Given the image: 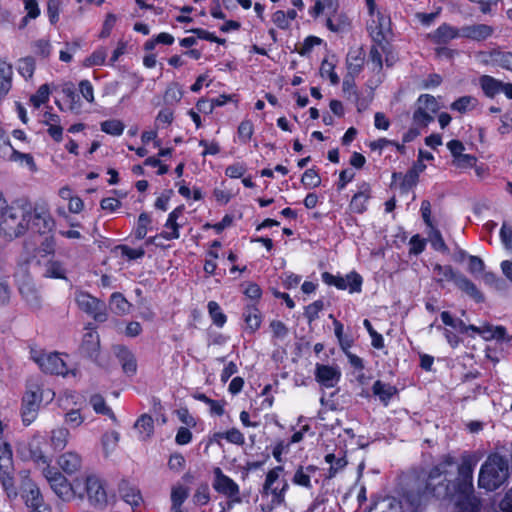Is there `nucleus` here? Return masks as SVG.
<instances>
[{
	"label": "nucleus",
	"mask_w": 512,
	"mask_h": 512,
	"mask_svg": "<svg viewBox=\"0 0 512 512\" xmlns=\"http://www.w3.org/2000/svg\"><path fill=\"white\" fill-rule=\"evenodd\" d=\"M107 58V51L104 47L96 49L89 57L85 59L87 67L101 66L105 64Z\"/></svg>",
	"instance_id": "603ef678"
},
{
	"label": "nucleus",
	"mask_w": 512,
	"mask_h": 512,
	"mask_svg": "<svg viewBox=\"0 0 512 512\" xmlns=\"http://www.w3.org/2000/svg\"><path fill=\"white\" fill-rule=\"evenodd\" d=\"M372 391L373 394L377 396L385 406L389 404L391 398L398 392L395 386L388 383H384L380 380L374 382L372 386Z\"/></svg>",
	"instance_id": "7c9ffc66"
},
{
	"label": "nucleus",
	"mask_w": 512,
	"mask_h": 512,
	"mask_svg": "<svg viewBox=\"0 0 512 512\" xmlns=\"http://www.w3.org/2000/svg\"><path fill=\"white\" fill-rule=\"evenodd\" d=\"M55 227V221L46 203L33 205L30 228L39 234H47Z\"/></svg>",
	"instance_id": "dca6fc26"
},
{
	"label": "nucleus",
	"mask_w": 512,
	"mask_h": 512,
	"mask_svg": "<svg viewBox=\"0 0 512 512\" xmlns=\"http://www.w3.org/2000/svg\"><path fill=\"white\" fill-rule=\"evenodd\" d=\"M40 385L30 384L22 400V420L28 426L37 417L39 405L42 402V396H39Z\"/></svg>",
	"instance_id": "f8f14e48"
},
{
	"label": "nucleus",
	"mask_w": 512,
	"mask_h": 512,
	"mask_svg": "<svg viewBox=\"0 0 512 512\" xmlns=\"http://www.w3.org/2000/svg\"><path fill=\"white\" fill-rule=\"evenodd\" d=\"M322 280L327 285H333L340 290L348 289L350 293H359L362 289L363 279L360 274L355 271L345 276L333 275L329 272L322 274Z\"/></svg>",
	"instance_id": "4468645a"
},
{
	"label": "nucleus",
	"mask_w": 512,
	"mask_h": 512,
	"mask_svg": "<svg viewBox=\"0 0 512 512\" xmlns=\"http://www.w3.org/2000/svg\"><path fill=\"white\" fill-rule=\"evenodd\" d=\"M69 436L70 432L67 428L58 427L53 429L50 436L51 446L55 450H63L68 443Z\"/></svg>",
	"instance_id": "ea45409f"
},
{
	"label": "nucleus",
	"mask_w": 512,
	"mask_h": 512,
	"mask_svg": "<svg viewBox=\"0 0 512 512\" xmlns=\"http://www.w3.org/2000/svg\"><path fill=\"white\" fill-rule=\"evenodd\" d=\"M334 68H335V66L333 63H331L327 60H324L321 64L320 71H321L322 76H325V75L328 76L332 85H337L340 82V78L337 75V73L334 71Z\"/></svg>",
	"instance_id": "69168bd1"
},
{
	"label": "nucleus",
	"mask_w": 512,
	"mask_h": 512,
	"mask_svg": "<svg viewBox=\"0 0 512 512\" xmlns=\"http://www.w3.org/2000/svg\"><path fill=\"white\" fill-rule=\"evenodd\" d=\"M492 59L499 67L512 71V52H495Z\"/></svg>",
	"instance_id": "13d9d810"
},
{
	"label": "nucleus",
	"mask_w": 512,
	"mask_h": 512,
	"mask_svg": "<svg viewBox=\"0 0 512 512\" xmlns=\"http://www.w3.org/2000/svg\"><path fill=\"white\" fill-rule=\"evenodd\" d=\"M341 378V371L338 366L316 364L315 379L326 388H333Z\"/></svg>",
	"instance_id": "f3484780"
},
{
	"label": "nucleus",
	"mask_w": 512,
	"mask_h": 512,
	"mask_svg": "<svg viewBox=\"0 0 512 512\" xmlns=\"http://www.w3.org/2000/svg\"><path fill=\"white\" fill-rule=\"evenodd\" d=\"M124 129V123L117 119L106 120L101 123V131L112 136L122 135Z\"/></svg>",
	"instance_id": "49530a36"
},
{
	"label": "nucleus",
	"mask_w": 512,
	"mask_h": 512,
	"mask_svg": "<svg viewBox=\"0 0 512 512\" xmlns=\"http://www.w3.org/2000/svg\"><path fill=\"white\" fill-rule=\"evenodd\" d=\"M19 292L32 309L41 308V296L39 290L29 277L20 282Z\"/></svg>",
	"instance_id": "aec40b11"
},
{
	"label": "nucleus",
	"mask_w": 512,
	"mask_h": 512,
	"mask_svg": "<svg viewBox=\"0 0 512 512\" xmlns=\"http://www.w3.org/2000/svg\"><path fill=\"white\" fill-rule=\"evenodd\" d=\"M458 37H461V28L457 29L448 24L440 25L432 34V39L437 44H446Z\"/></svg>",
	"instance_id": "c85d7f7f"
},
{
	"label": "nucleus",
	"mask_w": 512,
	"mask_h": 512,
	"mask_svg": "<svg viewBox=\"0 0 512 512\" xmlns=\"http://www.w3.org/2000/svg\"><path fill=\"white\" fill-rule=\"evenodd\" d=\"M44 267V277L66 279V269L61 261L51 258L45 263Z\"/></svg>",
	"instance_id": "f704fd0d"
},
{
	"label": "nucleus",
	"mask_w": 512,
	"mask_h": 512,
	"mask_svg": "<svg viewBox=\"0 0 512 512\" xmlns=\"http://www.w3.org/2000/svg\"><path fill=\"white\" fill-rule=\"evenodd\" d=\"M13 470L11 446L0 437V482L6 491L14 488Z\"/></svg>",
	"instance_id": "ddd939ff"
},
{
	"label": "nucleus",
	"mask_w": 512,
	"mask_h": 512,
	"mask_svg": "<svg viewBox=\"0 0 512 512\" xmlns=\"http://www.w3.org/2000/svg\"><path fill=\"white\" fill-rule=\"evenodd\" d=\"M429 229H430V231H429V238H430V242H431L432 247L435 250L447 252L448 251V247L445 244L444 239H443L440 231L438 229H436L434 226L429 227Z\"/></svg>",
	"instance_id": "6e6d98bb"
},
{
	"label": "nucleus",
	"mask_w": 512,
	"mask_h": 512,
	"mask_svg": "<svg viewBox=\"0 0 512 512\" xmlns=\"http://www.w3.org/2000/svg\"><path fill=\"white\" fill-rule=\"evenodd\" d=\"M216 436L227 440L229 443L239 446L245 443V437L243 433L237 428H231L225 432L216 434Z\"/></svg>",
	"instance_id": "8fccbe9b"
},
{
	"label": "nucleus",
	"mask_w": 512,
	"mask_h": 512,
	"mask_svg": "<svg viewBox=\"0 0 512 512\" xmlns=\"http://www.w3.org/2000/svg\"><path fill=\"white\" fill-rule=\"evenodd\" d=\"M30 357L44 373L62 376L68 374L66 364L58 353H46L37 349H31Z\"/></svg>",
	"instance_id": "6e6552de"
},
{
	"label": "nucleus",
	"mask_w": 512,
	"mask_h": 512,
	"mask_svg": "<svg viewBox=\"0 0 512 512\" xmlns=\"http://www.w3.org/2000/svg\"><path fill=\"white\" fill-rule=\"evenodd\" d=\"M81 484L84 486L89 504L96 509H103L108 504L104 481L96 475H87Z\"/></svg>",
	"instance_id": "1a4fd4ad"
},
{
	"label": "nucleus",
	"mask_w": 512,
	"mask_h": 512,
	"mask_svg": "<svg viewBox=\"0 0 512 512\" xmlns=\"http://www.w3.org/2000/svg\"><path fill=\"white\" fill-rule=\"evenodd\" d=\"M407 495L408 479L405 477V487L402 500H397L393 497H386L375 504L374 510L376 512H422L423 507L428 501H421L420 505L415 507L413 503L408 500Z\"/></svg>",
	"instance_id": "423d86ee"
},
{
	"label": "nucleus",
	"mask_w": 512,
	"mask_h": 512,
	"mask_svg": "<svg viewBox=\"0 0 512 512\" xmlns=\"http://www.w3.org/2000/svg\"><path fill=\"white\" fill-rule=\"evenodd\" d=\"M207 307L213 323L218 327H222L226 323L227 318L219 304L215 301H210Z\"/></svg>",
	"instance_id": "09e8293b"
},
{
	"label": "nucleus",
	"mask_w": 512,
	"mask_h": 512,
	"mask_svg": "<svg viewBox=\"0 0 512 512\" xmlns=\"http://www.w3.org/2000/svg\"><path fill=\"white\" fill-rule=\"evenodd\" d=\"M12 66L0 59V102L8 94L12 86Z\"/></svg>",
	"instance_id": "c756f323"
},
{
	"label": "nucleus",
	"mask_w": 512,
	"mask_h": 512,
	"mask_svg": "<svg viewBox=\"0 0 512 512\" xmlns=\"http://www.w3.org/2000/svg\"><path fill=\"white\" fill-rule=\"evenodd\" d=\"M134 427L138 430L140 438L145 440L149 438L154 431L153 418L148 414L141 415L135 422Z\"/></svg>",
	"instance_id": "58836bf2"
},
{
	"label": "nucleus",
	"mask_w": 512,
	"mask_h": 512,
	"mask_svg": "<svg viewBox=\"0 0 512 512\" xmlns=\"http://www.w3.org/2000/svg\"><path fill=\"white\" fill-rule=\"evenodd\" d=\"M214 480L212 486L215 491L229 498L228 508L232 509L234 504L241 503L239 485L223 471L216 467L213 470Z\"/></svg>",
	"instance_id": "9d476101"
},
{
	"label": "nucleus",
	"mask_w": 512,
	"mask_h": 512,
	"mask_svg": "<svg viewBox=\"0 0 512 512\" xmlns=\"http://www.w3.org/2000/svg\"><path fill=\"white\" fill-rule=\"evenodd\" d=\"M189 496V489L182 484H177L171 489V511L182 510L181 506Z\"/></svg>",
	"instance_id": "e433bc0d"
},
{
	"label": "nucleus",
	"mask_w": 512,
	"mask_h": 512,
	"mask_svg": "<svg viewBox=\"0 0 512 512\" xmlns=\"http://www.w3.org/2000/svg\"><path fill=\"white\" fill-rule=\"evenodd\" d=\"M114 352L121 363L124 373L134 375L137 371V361L134 354L125 346H116Z\"/></svg>",
	"instance_id": "393cba45"
},
{
	"label": "nucleus",
	"mask_w": 512,
	"mask_h": 512,
	"mask_svg": "<svg viewBox=\"0 0 512 512\" xmlns=\"http://www.w3.org/2000/svg\"><path fill=\"white\" fill-rule=\"evenodd\" d=\"M454 284L476 302H482L484 300L483 294L478 290L476 285L469 280L466 276L459 274L454 280Z\"/></svg>",
	"instance_id": "bb28decb"
},
{
	"label": "nucleus",
	"mask_w": 512,
	"mask_h": 512,
	"mask_svg": "<svg viewBox=\"0 0 512 512\" xmlns=\"http://www.w3.org/2000/svg\"><path fill=\"white\" fill-rule=\"evenodd\" d=\"M326 26L333 32H342L349 26V22L345 16L329 17L326 20Z\"/></svg>",
	"instance_id": "bf43d9fd"
},
{
	"label": "nucleus",
	"mask_w": 512,
	"mask_h": 512,
	"mask_svg": "<svg viewBox=\"0 0 512 512\" xmlns=\"http://www.w3.org/2000/svg\"><path fill=\"white\" fill-rule=\"evenodd\" d=\"M477 105V99L472 96H462L451 104V109L460 113L472 110Z\"/></svg>",
	"instance_id": "a18cd8bd"
},
{
	"label": "nucleus",
	"mask_w": 512,
	"mask_h": 512,
	"mask_svg": "<svg viewBox=\"0 0 512 512\" xmlns=\"http://www.w3.org/2000/svg\"><path fill=\"white\" fill-rule=\"evenodd\" d=\"M23 498L25 500V504L28 508L35 506H39L44 503L41 492L36 484L33 482L25 483L23 490Z\"/></svg>",
	"instance_id": "473e14b6"
},
{
	"label": "nucleus",
	"mask_w": 512,
	"mask_h": 512,
	"mask_svg": "<svg viewBox=\"0 0 512 512\" xmlns=\"http://www.w3.org/2000/svg\"><path fill=\"white\" fill-rule=\"evenodd\" d=\"M5 159L13 162H19L20 164H25L31 171H36L37 169L34 158L31 154L19 152L13 147L7 153Z\"/></svg>",
	"instance_id": "79ce46f5"
},
{
	"label": "nucleus",
	"mask_w": 512,
	"mask_h": 512,
	"mask_svg": "<svg viewBox=\"0 0 512 512\" xmlns=\"http://www.w3.org/2000/svg\"><path fill=\"white\" fill-rule=\"evenodd\" d=\"M246 329L251 333L255 332L261 325V315L254 306H247L243 312Z\"/></svg>",
	"instance_id": "4c0bfd02"
},
{
	"label": "nucleus",
	"mask_w": 512,
	"mask_h": 512,
	"mask_svg": "<svg viewBox=\"0 0 512 512\" xmlns=\"http://www.w3.org/2000/svg\"><path fill=\"white\" fill-rule=\"evenodd\" d=\"M364 63V54L361 49L351 50L347 55V67L349 74H357Z\"/></svg>",
	"instance_id": "37998d69"
},
{
	"label": "nucleus",
	"mask_w": 512,
	"mask_h": 512,
	"mask_svg": "<svg viewBox=\"0 0 512 512\" xmlns=\"http://www.w3.org/2000/svg\"><path fill=\"white\" fill-rule=\"evenodd\" d=\"M478 458L471 454H464L458 467V475L451 485H443L434 482L453 467L455 459L447 454L441 457L440 461L430 471H412L407 474L408 479V500L415 507L421 501H428L430 497H449L454 502L453 512H480L478 499L473 495V471Z\"/></svg>",
	"instance_id": "f257e3e1"
},
{
	"label": "nucleus",
	"mask_w": 512,
	"mask_h": 512,
	"mask_svg": "<svg viewBox=\"0 0 512 512\" xmlns=\"http://www.w3.org/2000/svg\"><path fill=\"white\" fill-rule=\"evenodd\" d=\"M342 90H343L344 96L350 101L353 98H357V95H359L356 85H355V81L352 77V74H350L344 78L343 84H342Z\"/></svg>",
	"instance_id": "052dcab7"
},
{
	"label": "nucleus",
	"mask_w": 512,
	"mask_h": 512,
	"mask_svg": "<svg viewBox=\"0 0 512 512\" xmlns=\"http://www.w3.org/2000/svg\"><path fill=\"white\" fill-rule=\"evenodd\" d=\"M509 478L508 459L500 454H491L482 464L478 484L487 491L501 487Z\"/></svg>",
	"instance_id": "7ed1b4c3"
},
{
	"label": "nucleus",
	"mask_w": 512,
	"mask_h": 512,
	"mask_svg": "<svg viewBox=\"0 0 512 512\" xmlns=\"http://www.w3.org/2000/svg\"><path fill=\"white\" fill-rule=\"evenodd\" d=\"M317 471L318 467L314 465H300L295 470L291 481L294 485L311 490L313 488L312 479L315 477Z\"/></svg>",
	"instance_id": "412c9836"
},
{
	"label": "nucleus",
	"mask_w": 512,
	"mask_h": 512,
	"mask_svg": "<svg viewBox=\"0 0 512 512\" xmlns=\"http://www.w3.org/2000/svg\"><path fill=\"white\" fill-rule=\"evenodd\" d=\"M253 124L249 120H244L238 126V137L242 143H247L253 135Z\"/></svg>",
	"instance_id": "0e129e2a"
},
{
	"label": "nucleus",
	"mask_w": 512,
	"mask_h": 512,
	"mask_svg": "<svg viewBox=\"0 0 512 512\" xmlns=\"http://www.w3.org/2000/svg\"><path fill=\"white\" fill-rule=\"evenodd\" d=\"M43 475L51 489L63 501H71L75 496L81 500L84 498V493L78 492V488L81 486L80 479H75L73 483H70L59 471L49 466L43 470Z\"/></svg>",
	"instance_id": "20e7f679"
},
{
	"label": "nucleus",
	"mask_w": 512,
	"mask_h": 512,
	"mask_svg": "<svg viewBox=\"0 0 512 512\" xmlns=\"http://www.w3.org/2000/svg\"><path fill=\"white\" fill-rule=\"evenodd\" d=\"M284 472L283 466H276L269 470L263 484V494L271 495V502L275 506L285 503V495L289 489V484L282 477Z\"/></svg>",
	"instance_id": "39448f33"
},
{
	"label": "nucleus",
	"mask_w": 512,
	"mask_h": 512,
	"mask_svg": "<svg viewBox=\"0 0 512 512\" xmlns=\"http://www.w3.org/2000/svg\"><path fill=\"white\" fill-rule=\"evenodd\" d=\"M324 303L322 300L314 301L305 308V317L309 322L316 320L319 317V312L323 309Z\"/></svg>",
	"instance_id": "774afa93"
},
{
	"label": "nucleus",
	"mask_w": 512,
	"mask_h": 512,
	"mask_svg": "<svg viewBox=\"0 0 512 512\" xmlns=\"http://www.w3.org/2000/svg\"><path fill=\"white\" fill-rule=\"evenodd\" d=\"M120 439V434L117 431H109L102 435L101 444L105 454L115 450Z\"/></svg>",
	"instance_id": "de8ad7c7"
},
{
	"label": "nucleus",
	"mask_w": 512,
	"mask_h": 512,
	"mask_svg": "<svg viewBox=\"0 0 512 512\" xmlns=\"http://www.w3.org/2000/svg\"><path fill=\"white\" fill-rule=\"evenodd\" d=\"M118 493L121 499L130 505L132 509L138 508L143 503V497L139 488L128 480H121L118 485Z\"/></svg>",
	"instance_id": "a211bd4d"
},
{
	"label": "nucleus",
	"mask_w": 512,
	"mask_h": 512,
	"mask_svg": "<svg viewBox=\"0 0 512 512\" xmlns=\"http://www.w3.org/2000/svg\"><path fill=\"white\" fill-rule=\"evenodd\" d=\"M89 403L96 413L106 415L114 422L117 421V418L112 409L106 405L105 399L101 395H92L89 399Z\"/></svg>",
	"instance_id": "a19ab883"
},
{
	"label": "nucleus",
	"mask_w": 512,
	"mask_h": 512,
	"mask_svg": "<svg viewBox=\"0 0 512 512\" xmlns=\"http://www.w3.org/2000/svg\"><path fill=\"white\" fill-rule=\"evenodd\" d=\"M372 19L368 24V31L373 41L382 45L391 34V19L390 16L381 12L373 11Z\"/></svg>",
	"instance_id": "2eb2a0df"
},
{
	"label": "nucleus",
	"mask_w": 512,
	"mask_h": 512,
	"mask_svg": "<svg viewBox=\"0 0 512 512\" xmlns=\"http://www.w3.org/2000/svg\"><path fill=\"white\" fill-rule=\"evenodd\" d=\"M49 95V86L47 84H43L38 88L37 92L30 97V102L35 108H39L42 104L48 101Z\"/></svg>",
	"instance_id": "864d4df0"
},
{
	"label": "nucleus",
	"mask_w": 512,
	"mask_h": 512,
	"mask_svg": "<svg viewBox=\"0 0 512 512\" xmlns=\"http://www.w3.org/2000/svg\"><path fill=\"white\" fill-rule=\"evenodd\" d=\"M440 109L436 98L429 94H422L416 101L413 112V125L426 127L434 120V114Z\"/></svg>",
	"instance_id": "0eeeda50"
},
{
	"label": "nucleus",
	"mask_w": 512,
	"mask_h": 512,
	"mask_svg": "<svg viewBox=\"0 0 512 512\" xmlns=\"http://www.w3.org/2000/svg\"><path fill=\"white\" fill-rule=\"evenodd\" d=\"M183 211L184 206H178L172 212L169 213L166 223L164 225L165 230L159 234L161 238H164L166 240H173L178 239L180 237V225L177 223V219L182 215Z\"/></svg>",
	"instance_id": "5701e85b"
},
{
	"label": "nucleus",
	"mask_w": 512,
	"mask_h": 512,
	"mask_svg": "<svg viewBox=\"0 0 512 512\" xmlns=\"http://www.w3.org/2000/svg\"><path fill=\"white\" fill-rule=\"evenodd\" d=\"M151 224V218L147 213H141L138 217L137 226L135 229V237L137 239H144L148 228Z\"/></svg>",
	"instance_id": "5fc2aeb1"
},
{
	"label": "nucleus",
	"mask_w": 512,
	"mask_h": 512,
	"mask_svg": "<svg viewBox=\"0 0 512 512\" xmlns=\"http://www.w3.org/2000/svg\"><path fill=\"white\" fill-rule=\"evenodd\" d=\"M301 182L307 187L315 188L321 184V178L315 169H307L302 175Z\"/></svg>",
	"instance_id": "680f3d73"
},
{
	"label": "nucleus",
	"mask_w": 512,
	"mask_h": 512,
	"mask_svg": "<svg viewBox=\"0 0 512 512\" xmlns=\"http://www.w3.org/2000/svg\"><path fill=\"white\" fill-rule=\"evenodd\" d=\"M33 205L25 199L10 203L0 218V236L6 241H13L24 236L30 229Z\"/></svg>",
	"instance_id": "f03ea898"
},
{
	"label": "nucleus",
	"mask_w": 512,
	"mask_h": 512,
	"mask_svg": "<svg viewBox=\"0 0 512 512\" xmlns=\"http://www.w3.org/2000/svg\"><path fill=\"white\" fill-rule=\"evenodd\" d=\"M457 275L458 273L450 265L435 264L433 266V279L441 287H444L446 282H454Z\"/></svg>",
	"instance_id": "2f4dec72"
},
{
	"label": "nucleus",
	"mask_w": 512,
	"mask_h": 512,
	"mask_svg": "<svg viewBox=\"0 0 512 512\" xmlns=\"http://www.w3.org/2000/svg\"><path fill=\"white\" fill-rule=\"evenodd\" d=\"M454 284L476 302H482L484 300L483 294L478 290L476 285L469 280L466 276L459 274L454 280Z\"/></svg>",
	"instance_id": "cd10ccee"
},
{
	"label": "nucleus",
	"mask_w": 512,
	"mask_h": 512,
	"mask_svg": "<svg viewBox=\"0 0 512 512\" xmlns=\"http://www.w3.org/2000/svg\"><path fill=\"white\" fill-rule=\"evenodd\" d=\"M110 306L112 311L118 315L126 314L130 309V303L119 292H115L111 295Z\"/></svg>",
	"instance_id": "c03bdc74"
},
{
	"label": "nucleus",
	"mask_w": 512,
	"mask_h": 512,
	"mask_svg": "<svg viewBox=\"0 0 512 512\" xmlns=\"http://www.w3.org/2000/svg\"><path fill=\"white\" fill-rule=\"evenodd\" d=\"M494 28L487 24H473L461 27V37L473 41H484L492 36Z\"/></svg>",
	"instance_id": "4be33fe9"
},
{
	"label": "nucleus",
	"mask_w": 512,
	"mask_h": 512,
	"mask_svg": "<svg viewBox=\"0 0 512 512\" xmlns=\"http://www.w3.org/2000/svg\"><path fill=\"white\" fill-rule=\"evenodd\" d=\"M194 398L207 404L210 407V412L212 414L221 416L224 414V405L216 400L210 399L203 393H197L194 395Z\"/></svg>",
	"instance_id": "3c124183"
},
{
	"label": "nucleus",
	"mask_w": 512,
	"mask_h": 512,
	"mask_svg": "<svg viewBox=\"0 0 512 512\" xmlns=\"http://www.w3.org/2000/svg\"><path fill=\"white\" fill-rule=\"evenodd\" d=\"M325 461L330 464L329 476L333 477L340 469L344 468L347 461L343 457L336 458L332 453L325 456Z\"/></svg>",
	"instance_id": "4d7b16f0"
},
{
	"label": "nucleus",
	"mask_w": 512,
	"mask_h": 512,
	"mask_svg": "<svg viewBox=\"0 0 512 512\" xmlns=\"http://www.w3.org/2000/svg\"><path fill=\"white\" fill-rule=\"evenodd\" d=\"M371 198V186L367 182L358 185V191L353 195L349 208L353 213L362 214L367 210Z\"/></svg>",
	"instance_id": "6ab92c4d"
},
{
	"label": "nucleus",
	"mask_w": 512,
	"mask_h": 512,
	"mask_svg": "<svg viewBox=\"0 0 512 512\" xmlns=\"http://www.w3.org/2000/svg\"><path fill=\"white\" fill-rule=\"evenodd\" d=\"M100 340L99 335L95 331H89L84 334L80 351L85 356L96 359L99 353Z\"/></svg>",
	"instance_id": "a878e982"
},
{
	"label": "nucleus",
	"mask_w": 512,
	"mask_h": 512,
	"mask_svg": "<svg viewBox=\"0 0 512 512\" xmlns=\"http://www.w3.org/2000/svg\"><path fill=\"white\" fill-rule=\"evenodd\" d=\"M75 302L80 310L92 316L98 322L107 319L105 303L84 291H76Z\"/></svg>",
	"instance_id": "9b49d317"
},
{
	"label": "nucleus",
	"mask_w": 512,
	"mask_h": 512,
	"mask_svg": "<svg viewBox=\"0 0 512 512\" xmlns=\"http://www.w3.org/2000/svg\"><path fill=\"white\" fill-rule=\"evenodd\" d=\"M364 327L367 329L371 339L372 346L376 349H382L384 347V339L381 334L376 332L368 319H365L363 322Z\"/></svg>",
	"instance_id": "e2e57ef3"
},
{
	"label": "nucleus",
	"mask_w": 512,
	"mask_h": 512,
	"mask_svg": "<svg viewBox=\"0 0 512 512\" xmlns=\"http://www.w3.org/2000/svg\"><path fill=\"white\" fill-rule=\"evenodd\" d=\"M479 82L484 94L489 98H493L496 94L501 92L503 82L492 76L483 75L480 77Z\"/></svg>",
	"instance_id": "c9c22d12"
},
{
	"label": "nucleus",
	"mask_w": 512,
	"mask_h": 512,
	"mask_svg": "<svg viewBox=\"0 0 512 512\" xmlns=\"http://www.w3.org/2000/svg\"><path fill=\"white\" fill-rule=\"evenodd\" d=\"M57 464L65 473L74 474L82 467V457L74 451H68L59 456Z\"/></svg>",
	"instance_id": "b1692460"
},
{
	"label": "nucleus",
	"mask_w": 512,
	"mask_h": 512,
	"mask_svg": "<svg viewBox=\"0 0 512 512\" xmlns=\"http://www.w3.org/2000/svg\"><path fill=\"white\" fill-rule=\"evenodd\" d=\"M65 101L67 102V110L79 114L81 112V101L79 95L76 93L73 84H66L62 88Z\"/></svg>",
	"instance_id": "72a5a7b5"
},
{
	"label": "nucleus",
	"mask_w": 512,
	"mask_h": 512,
	"mask_svg": "<svg viewBox=\"0 0 512 512\" xmlns=\"http://www.w3.org/2000/svg\"><path fill=\"white\" fill-rule=\"evenodd\" d=\"M24 2L27 15L23 18V26L26 25L28 19H36L40 15V8L37 0H25Z\"/></svg>",
	"instance_id": "338daca9"
}]
</instances>
